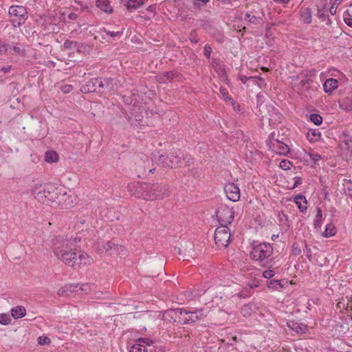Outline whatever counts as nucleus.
Listing matches in <instances>:
<instances>
[{"label": "nucleus", "instance_id": "obj_1", "mask_svg": "<svg viewBox=\"0 0 352 352\" xmlns=\"http://www.w3.org/2000/svg\"><path fill=\"white\" fill-rule=\"evenodd\" d=\"M77 238L56 236L52 239V248L55 256L67 265H74V253L76 250Z\"/></svg>", "mask_w": 352, "mask_h": 352}, {"label": "nucleus", "instance_id": "obj_2", "mask_svg": "<svg viewBox=\"0 0 352 352\" xmlns=\"http://www.w3.org/2000/svg\"><path fill=\"white\" fill-rule=\"evenodd\" d=\"M273 253V248L268 243H260L254 244L250 252V258L253 260L259 261L263 267L267 268H278L277 261L275 258H269Z\"/></svg>", "mask_w": 352, "mask_h": 352}, {"label": "nucleus", "instance_id": "obj_3", "mask_svg": "<svg viewBox=\"0 0 352 352\" xmlns=\"http://www.w3.org/2000/svg\"><path fill=\"white\" fill-rule=\"evenodd\" d=\"M193 158L188 154L176 155L173 153L169 156L160 155L158 157L157 164L164 167L176 168L190 165L192 163Z\"/></svg>", "mask_w": 352, "mask_h": 352}, {"label": "nucleus", "instance_id": "obj_4", "mask_svg": "<svg viewBox=\"0 0 352 352\" xmlns=\"http://www.w3.org/2000/svg\"><path fill=\"white\" fill-rule=\"evenodd\" d=\"M169 313L174 314L175 317L179 319V322L183 324L195 323L205 316L202 309L188 311L184 309L177 308L170 310Z\"/></svg>", "mask_w": 352, "mask_h": 352}, {"label": "nucleus", "instance_id": "obj_5", "mask_svg": "<svg viewBox=\"0 0 352 352\" xmlns=\"http://www.w3.org/2000/svg\"><path fill=\"white\" fill-rule=\"evenodd\" d=\"M169 194V187L163 183L148 184L145 195V199H163Z\"/></svg>", "mask_w": 352, "mask_h": 352}, {"label": "nucleus", "instance_id": "obj_6", "mask_svg": "<svg viewBox=\"0 0 352 352\" xmlns=\"http://www.w3.org/2000/svg\"><path fill=\"white\" fill-rule=\"evenodd\" d=\"M153 344V340L148 338H138L133 344H130L129 352H162L160 348Z\"/></svg>", "mask_w": 352, "mask_h": 352}, {"label": "nucleus", "instance_id": "obj_7", "mask_svg": "<svg viewBox=\"0 0 352 352\" xmlns=\"http://www.w3.org/2000/svg\"><path fill=\"white\" fill-rule=\"evenodd\" d=\"M96 249L100 254L111 255L115 253L124 255V248L122 245L116 244L113 241H98L96 244Z\"/></svg>", "mask_w": 352, "mask_h": 352}, {"label": "nucleus", "instance_id": "obj_8", "mask_svg": "<svg viewBox=\"0 0 352 352\" xmlns=\"http://www.w3.org/2000/svg\"><path fill=\"white\" fill-rule=\"evenodd\" d=\"M9 14L16 19H11V23L14 27H20L23 25L28 18L26 8L21 6H12L9 8Z\"/></svg>", "mask_w": 352, "mask_h": 352}, {"label": "nucleus", "instance_id": "obj_9", "mask_svg": "<svg viewBox=\"0 0 352 352\" xmlns=\"http://www.w3.org/2000/svg\"><path fill=\"white\" fill-rule=\"evenodd\" d=\"M230 229L227 226L218 227L214 235L216 245L219 248L228 247L230 241Z\"/></svg>", "mask_w": 352, "mask_h": 352}, {"label": "nucleus", "instance_id": "obj_10", "mask_svg": "<svg viewBox=\"0 0 352 352\" xmlns=\"http://www.w3.org/2000/svg\"><path fill=\"white\" fill-rule=\"evenodd\" d=\"M216 215L221 226H227L234 220V211L227 206H220L216 212Z\"/></svg>", "mask_w": 352, "mask_h": 352}, {"label": "nucleus", "instance_id": "obj_11", "mask_svg": "<svg viewBox=\"0 0 352 352\" xmlns=\"http://www.w3.org/2000/svg\"><path fill=\"white\" fill-rule=\"evenodd\" d=\"M51 186V184L45 185H36L31 190L32 194L34 196L38 201L41 203H47L48 201V197L50 192L48 189Z\"/></svg>", "mask_w": 352, "mask_h": 352}, {"label": "nucleus", "instance_id": "obj_12", "mask_svg": "<svg viewBox=\"0 0 352 352\" xmlns=\"http://www.w3.org/2000/svg\"><path fill=\"white\" fill-rule=\"evenodd\" d=\"M147 190V183H141L139 182H132L128 185V190L136 197H142L145 199V193Z\"/></svg>", "mask_w": 352, "mask_h": 352}, {"label": "nucleus", "instance_id": "obj_13", "mask_svg": "<svg viewBox=\"0 0 352 352\" xmlns=\"http://www.w3.org/2000/svg\"><path fill=\"white\" fill-rule=\"evenodd\" d=\"M224 191L227 197L232 201H237L240 199L239 188L234 183H228L224 187Z\"/></svg>", "mask_w": 352, "mask_h": 352}, {"label": "nucleus", "instance_id": "obj_14", "mask_svg": "<svg viewBox=\"0 0 352 352\" xmlns=\"http://www.w3.org/2000/svg\"><path fill=\"white\" fill-rule=\"evenodd\" d=\"M73 261H75L74 265H71L70 266L73 267H80L82 265H88L92 263V258L89 256V255L85 252H80L77 256L76 252H75L74 255L73 256Z\"/></svg>", "mask_w": 352, "mask_h": 352}, {"label": "nucleus", "instance_id": "obj_15", "mask_svg": "<svg viewBox=\"0 0 352 352\" xmlns=\"http://www.w3.org/2000/svg\"><path fill=\"white\" fill-rule=\"evenodd\" d=\"M268 144L274 152L279 155H285L290 151L289 146L286 144L277 140L274 142L270 140Z\"/></svg>", "mask_w": 352, "mask_h": 352}, {"label": "nucleus", "instance_id": "obj_16", "mask_svg": "<svg viewBox=\"0 0 352 352\" xmlns=\"http://www.w3.org/2000/svg\"><path fill=\"white\" fill-rule=\"evenodd\" d=\"M101 91H102V89L98 87V78L91 79L80 87V91L85 94L90 92H101Z\"/></svg>", "mask_w": 352, "mask_h": 352}, {"label": "nucleus", "instance_id": "obj_17", "mask_svg": "<svg viewBox=\"0 0 352 352\" xmlns=\"http://www.w3.org/2000/svg\"><path fill=\"white\" fill-rule=\"evenodd\" d=\"M58 205L63 208H69L72 206L74 201L73 198L63 189L62 192L58 196L57 202Z\"/></svg>", "mask_w": 352, "mask_h": 352}, {"label": "nucleus", "instance_id": "obj_18", "mask_svg": "<svg viewBox=\"0 0 352 352\" xmlns=\"http://www.w3.org/2000/svg\"><path fill=\"white\" fill-rule=\"evenodd\" d=\"M287 327L293 331L299 334H304L308 331V327L303 323L298 322L294 320H289L287 322Z\"/></svg>", "mask_w": 352, "mask_h": 352}, {"label": "nucleus", "instance_id": "obj_19", "mask_svg": "<svg viewBox=\"0 0 352 352\" xmlns=\"http://www.w3.org/2000/svg\"><path fill=\"white\" fill-rule=\"evenodd\" d=\"M73 294H78V285H67L58 291V295L60 296H69Z\"/></svg>", "mask_w": 352, "mask_h": 352}, {"label": "nucleus", "instance_id": "obj_20", "mask_svg": "<svg viewBox=\"0 0 352 352\" xmlns=\"http://www.w3.org/2000/svg\"><path fill=\"white\" fill-rule=\"evenodd\" d=\"M113 81L111 78H98V87L102 89L100 93L111 91L113 89Z\"/></svg>", "mask_w": 352, "mask_h": 352}, {"label": "nucleus", "instance_id": "obj_21", "mask_svg": "<svg viewBox=\"0 0 352 352\" xmlns=\"http://www.w3.org/2000/svg\"><path fill=\"white\" fill-rule=\"evenodd\" d=\"M50 195L48 197V201L57 202L58 198L60 192L63 191V188L60 187H56L53 184H51L48 189Z\"/></svg>", "mask_w": 352, "mask_h": 352}, {"label": "nucleus", "instance_id": "obj_22", "mask_svg": "<svg viewBox=\"0 0 352 352\" xmlns=\"http://www.w3.org/2000/svg\"><path fill=\"white\" fill-rule=\"evenodd\" d=\"M96 7L105 13L111 14L113 12V8L110 6L109 0H97Z\"/></svg>", "mask_w": 352, "mask_h": 352}, {"label": "nucleus", "instance_id": "obj_23", "mask_svg": "<svg viewBox=\"0 0 352 352\" xmlns=\"http://www.w3.org/2000/svg\"><path fill=\"white\" fill-rule=\"evenodd\" d=\"M338 82L336 79L329 78L325 80L323 88L326 93H331L333 90L338 87Z\"/></svg>", "mask_w": 352, "mask_h": 352}, {"label": "nucleus", "instance_id": "obj_24", "mask_svg": "<svg viewBox=\"0 0 352 352\" xmlns=\"http://www.w3.org/2000/svg\"><path fill=\"white\" fill-rule=\"evenodd\" d=\"M11 315L14 319H19L24 317L26 314V310L23 306H16L13 307L11 311Z\"/></svg>", "mask_w": 352, "mask_h": 352}, {"label": "nucleus", "instance_id": "obj_25", "mask_svg": "<svg viewBox=\"0 0 352 352\" xmlns=\"http://www.w3.org/2000/svg\"><path fill=\"white\" fill-rule=\"evenodd\" d=\"M64 47L66 50H76L78 52L80 51V48L82 47V45L78 43L76 41L66 40L63 44Z\"/></svg>", "mask_w": 352, "mask_h": 352}, {"label": "nucleus", "instance_id": "obj_26", "mask_svg": "<svg viewBox=\"0 0 352 352\" xmlns=\"http://www.w3.org/2000/svg\"><path fill=\"white\" fill-rule=\"evenodd\" d=\"M300 16L302 20L305 23H310L311 22V11L309 8L302 9L300 10Z\"/></svg>", "mask_w": 352, "mask_h": 352}, {"label": "nucleus", "instance_id": "obj_27", "mask_svg": "<svg viewBox=\"0 0 352 352\" xmlns=\"http://www.w3.org/2000/svg\"><path fill=\"white\" fill-rule=\"evenodd\" d=\"M144 3V0H129L126 3V8L129 10H136Z\"/></svg>", "mask_w": 352, "mask_h": 352}, {"label": "nucleus", "instance_id": "obj_28", "mask_svg": "<svg viewBox=\"0 0 352 352\" xmlns=\"http://www.w3.org/2000/svg\"><path fill=\"white\" fill-rule=\"evenodd\" d=\"M309 141L314 142L320 139V133L318 130H311L307 134Z\"/></svg>", "mask_w": 352, "mask_h": 352}, {"label": "nucleus", "instance_id": "obj_29", "mask_svg": "<svg viewBox=\"0 0 352 352\" xmlns=\"http://www.w3.org/2000/svg\"><path fill=\"white\" fill-rule=\"evenodd\" d=\"M58 160V156L55 151H48L45 153V160L47 162H56Z\"/></svg>", "mask_w": 352, "mask_h": 352}, {"label": "nucleus", "instance_id": "obj_30", "mask_svg": "<svg viewBox=\"0 0 352 352\" xmlns=\"http://www.w3.org/2000/svg\"><path fill=\"white\" fill-rule=\"evenodd\" d=\"M322 213L320 208H317V214L316 215L314 226L315 228H320L322 226Z\"/></svg>", "mask_w": 352, "mask_h": 352}, {"label": "nucleus", "instance_id": "obj_31", "mask_svg": "<svg viewBox=\"0 0 352 352\" xmlns=\"http://www.w3.org/2000/svg\"><path fill=\"white\" fill-rule=\"evenodd\" d=\"M302 248H303V246L302 245V241L300 243L294 242L292 245V255L296 256L301 255Z\"/></svg>", "mask_w": 352, "mask_h": 352}, {"label": "nucleus", "instance_id": "obj_32", "mask_svg": "<svg viewBox=\"0 0 352 352\" xmlns=\"http://www.w3.org/2000/svg\"><path fill=\"white\" fill-rule=\"evenodd\" d=\"M336 234L335 226L332 223H329L326 226L325 230L322 233L324 237L332 236Z\"/></svg>", "mask_w": 352, "mask_h": 352}, {"label": "nucleus", "instance_id": "obj_33", "mask_svg": "<svg viewBox=\"0 0 352 352\" xmlns=\"http://www.w3.org/2000/svg\"><path fill=\"white\" fill-rule=\"evenodd\" d=\"M244 20L254 25H257L260 23L259 18L255 16L254 15H252L248 12L245 14Z\"/></svg>", "mask_w": 352, "mask_h": 352}, {"label": "nucleus", "instance_id": "obj_34", "mask_svg": "<svg viewBox=\"0 0 352 352\" xmlns=\"http://www.w3.org/2000/svg\"><path fill=\"white\" fill-rule=\"evenodd\" d=\"M310 120L316 125L319 126L322 122V118L319 114L313 113L310 115Z\"/></svg>", "mask_w": 352, "mask_h": 352}, {"label": "nucleus", "instance_id": "obj_35", "mask_svg": "<svg viewBox=\"0 0 352 352\" xmlns=\"http://www.w3.org/2000/svg\"><path fill=\"white\" fill-rule=\"evenodd\" d=\"M11 322V318L9 314H0V323L3 325L9 324Z\"/></svg>", "mask_w": 352, "mask_h": 352}, {"label": "nucleus", "instance_id": "obj_36", "mask_svg": "<svg viewBox=\"0 0 352 352\" xmlns=\"http://www.w3.org/2000/svg\"><path fill=\"white\" fill-rule=\"evenodd\" d=\"M241 312L243 316L247 317V316H250L252 314L253 310H252L251 306H250L248 305H245L241 308Z\"/></svg>", "mask_w": 352, "mask_h": 352}, {"label": "nucleus", "instance_id": "obj_37", "mask_svg": "<svg viewBox=\"0 0 352 352\" xmlns=\"http://www.w3.org/2000/svg\"><path fill=\"white\" fill-rule=\"evenodd\" d=\"M292 164L290 161L287 160H283L280 161L279 164V167L283 170H289Z\"/></svg>", "mask_w": 352, "mask_h": 352}, {"label": "nucleus", "instance_id": "obj_38", "mask_svg": "<svg viewBox=\"0 0 352 352\" xmlns=\"http://www.w3.org/2000/svg\"><path fill=\"white\" fill-rule=\"evenodd\" d=\"M309 158L315 165L318 164V162L322 159L321 155L317 153H310Z\"/></svg>", "mask_w": 352, "mask_h": 352}, {"label": "nucleus", "instance_id": "obj_39", "mask_svg": "<svg viewBox=\"0 0 352 352\" xmlns=\"http://www.w3.org/2000/svg\"><path fill=\"white\" fill-rule=\"evenodd\" d=\"M209 1V0H194L193 1V7L194 8H200L202 6L206 5V3Z\"/></svg>", "mask_w": 352, "mask_h": 352}, {"label": "nucleus", "instance_id": "obj_40", "mask_svg": "<svg viewBox=\"0 0 352 352\" xmlns=\"http://www.w3.org/2000/svg\"><path fill=\"white\" fill-rule=\"evenodd\" d=\"M302 245L303 246V252L304 253H306L307 256L309 259H311V248L307 245L305 241H302Z\"/></svg>", "mask_w": 352, "mask_h": 352}, {"label": "nucleus", "instance_id": "obj_41", "mask_svg": "<svg viewBox=\"0 0 352 352\" xmlns=\"http://www.w3.org/2000/svg\"><path fill=\"white\" fill-rule=\"evenodd\" d=\"M267 287L269 288H272V289H278V287H281V285H280V283H279L278 280H270L267 283Z\"/></svg>", "mask_w": 352, "mask_h": 352}, {"label": "nucleus", "instance_id": "obj_42", "mask_svg": "<svg viewBox=\"0 0 352 352\" xmlns=\"http://www.w3.org/2000/svg\"><path fill=\"white\" fill-rule=\"evenodd\" d=\"M8 49L11 50L10 45L0 42V56L6 54Z\"/></svg>", "mask_w": 352, "mask_h": 352}, {"label": "nucleus", "instance_id": "obj_43", "mask_svg": "<svg viewBox=\"0 0 352 352\" xmlns=\"http://www.w3.org/2000/svg\"><path fill=\"white\" fill-rule=\"evenodd\" d=\"M12 54L24 55L25 54V50L23 47H21L19 46H14L12 48Z\"/></svg>", "mask_w": 352, "mask_h": 352}, {"label": "nucleus", "instance_id": "obj_44", "mask_svg": "<svg viewBox=\"0 0 352 352\" xmlns=\"http://www.w3.org/2000/svg\"><path fill=\"white\" fill-rule=\"evenodd\" d=\"M51 342L50 338L47 336H40L38 338V342L41 345L48 344Z\"/></svg>", "mask_w": 352, "mask_h": 352}, {"label": "nucleus", "instance_id": "obj_45", "mask_svg": "<svg viewBox=\"0 0 352 352\" xmlns=\"http://www.w3.org/2000/svg\"><path fill=\"white\" fill-rule=\"evenodd\" d=\"M174 76L175 74L173 72H166L163 76L162 80L166 82V81L172 80L174 78Z\"/></svg>", "mask_w": 352, "mask_h": 352}, {"label": "nucleus", "instance_id": "obj_46", "mask_svg": "<svg viewBox=\"0 0 352 352\" xmlns=\"http://www.w3.org/2000/svg\"><path fill=\"white\" fill-rule=\"evenodd\" d=\"M274 271L273 270H271V268H269V270H265L263 272V276L265 278H271L274 276Z\"/></svg>", "mask_w": 352, "mask_h": 352}, {"label": "nucleus", "instance_id": "obj_47", "mask_svg": "<svg viewBox=\"0 0 352 352\" xmlns=\"http://www.w3.org/2000/svg\"><path fill=\"white\" fill-rule=\"evenodd\" d=\"M106 34L111 37L121 36L123 34V30L122 31H105Z\"/></svg>", "mask_w": 352, "mask_h": 352}, {"label": "nucleus", "instance_id": "obj_48", "mask_svg": "<svg viewBox=\"0 0 352 352\" xmlns=\"http://www.w3.org/2000/svg\"><path fill=\"white\" fill-rule=\"evenodd\" d=\"M73 89V87L70 85H65L61 87V90L65 94L69 93Z\"/></svg>", "mask_w": 352, "mask_h": 352}, {"label": "nucleus", "instance_id": "obj_49", "mask_svg": "<svg viewBox=\"0 0 352 352\" xmlns=\"http://www.w3.org/2000/svg\"><path fill=\"white\" fill-rule=\"evenodd\" d=\"M211 53H212V47L210 45H206L204 47V52L205 56H206L207 58H209Z\"/></svg>", "mask_w": 352, "mask_h": 352}, {"label": "nucleus", "instance_id": "obj_50", "mask_svg": "<svg viewBox=\"0 0 352 352\" xmlns=\"http://www.w3.org/2000/svg\"><path fill=\"white\" fill-rule=\"evenodd\" d=\"M78 294H80L81 292H85L86 293L89 289V287L87 284L82 285L79 286L78 285Z\"/></svg>", "mask_w": 352, "mask_h": 352}, {"label": "nucleus", "instance_id": "obj_51", "mask_svg": "<svg viewBox=\"0 0 352 352\" xmlns=\"http://www.w3.org/2000/svg\"><path fill=\"white\" fill-rule=\"evenodd\" d=\"M295 202L298 205V207L301 212H305L307 210V207L306 205H302L299 201H295Z\"/></svg>", "mask_w": 352, "mask_h": 352}, {"label": "nucleus", "instance_id": "obj_52", "mask_svg": "<svg viewBox=\"0 0 352 352\" xmlns=\"http://www.w3.org/2000/svg\"><path fill=\"white\" fill-rule=\"evenodd\" d=\"M317 16L319 19H320L323 21L326 18L327 14H326L325 12L318 10Z\"/></svg>", "mask_w": 352, "mask_h": 352}, {"label": "nucleus", "instance_id": "obj_53", "mask_svg": "<svg viewBox=\"0 0 352 352\" xmlns=\"http://www.w3.org/2000/svg\"><path fill=\"white\" fill-rule=\"evenodd\" d=\"M295 179H296V182H295V184H294L292 188L297 187L298 185L301 184L302 182V179L300 177H296Z\"/></svg>", "mask_w": 352, "mask_h": 352}, {"label": "nucleus", "instance_id": "obj_54", "mask_svg": "<svg viewBox=\"0 0 352 352\" xmlns=\"http://www.w3.org/2000/svg\"><path fill=\"white\" fill-rule=\"evenodd\" d=\"M220 91H221V93L222 94V95H223V96H225V98H226V99H227V98H229V100H231V99H232L231 98H230V97L228 96V94L227 91H226V89H224V88H223V89L221 88V89H220Z\"/></svg>", "mask_w": 352, "mask_h": 352}, {"label": "nucleus", "instance_id": "obj_55", "mask_svg": "<svg viewBox=\"0 0 352 352\" xmlns=\"http://www.w3.org/2000/svg\"><path fill=\"white\" fill-rule=\"evenodd\" d=\"M344 22L349 26L352 27V18L350 16L349 17H344Z\"/></svg>", "mask_w": 352, "mask_h": 352}, {"label": "nucleus", "instance_id": "obj_56", "mask_svg": "<svg viewBox=\"0 0 352 352\" xmlns=\"http://www.w3.org/2000/svg\"><path fill=\"white\" fill-rule=\"evenodd\" d=\"M299 200H303L304 203L306 204H307V201H306V199L304 196L302 195H298L297 196H296L295 197V201H299Z\"/></svg>", "mask_w": 352, "mask_h": 352}, {"label": "nucleus", "instance_id": "obj_57", "mask_svg": "<svg viewBox=\"0 0 352 352\" xmlns=\"http://www.w3.org/2000/svg\"><path fill=\"white\" fill-rule=\"evenodd\" d=\"M239 79L240 81H241L243 84H245L248 79H250L249 78H247L244 75H239Z\"/></svg>", "mask_w": 352, "mask_h": 352}, {"label": "nucleus", "instance_id": "obj_58", "mask_svg": "<svg viewBox=\"0 0 352 352\" xmlns=\"http://www.w3.org/2000/svg\"><path fill=\"white\" fill-rule=\"evenodd\" d=\"M68 18L70 19V20H76L77 18H78V15L74 13V12H71L69 15H68Z\"/></svg>", "mask_w": 352, "mask_h": 352}, {"label": "nucleus", "instance_id": "obj_59", "mask_svg": "<svg viewBox=\"0 0 352 352\" xmlns=\"http://www.w3.org/2000/svg\"><path fill=\"white\" fill-rule=\"evenodd\" d=\"M10 69H11V66L3 67L1 69V71L3 72V73H8L10 71Z\"/></svg>", "mask_w": 352, "mask_h": 352}, {"label": "nucleus", "instance_id": "obj_60", "mask_svg": "<svg viewBox=\"0 0 352 352\" xmlns=\"http://www.w3.org/2000/svg\"><path fill=\"white\" fill-rule=\"evenodd\" d=\"M300 84L301 85L302 87L308 88V87H307V85L308 84V80H301Z\"/></svg>", "mask_w": 352, "mask_h": 352}, {"label": "nucleus", "instance_id": "obj_61", "mask_svg": "<svg viewBox=\"0 0 352 352\" xmlns=\"http://www.w3.org/2000/svg\"><path fill=\"white\" fill-rule=\"evenodd\" d=\"M347 191H348V195L351 197H352V188L351 187H349L347 188Z\"/></svg>", "mask_w": 352, "mask_h": 352}, {"label": "nucleus", "instance_id": "obj_62", "mask_svg": "<svg viewBox=\"0 0 352 352\" xmlns=\"http://www.w3.org/2000/svg\"><path fill=\"white\" fill-rule=\"evenodd\" d=\"M274 1L278 2V3H286L289 1V0H274Z\"/></svg>", "mask_w": 352, "mask_h": 352}, {"label": "nucleus", "instance_id": "obj_63", "mask_svg": "<svg viewBox=\"0 0 352 352\" xmlns=\"http://www.w3.org/2000/svg\"><path fill=\"white\" fill-rule=\"evenodd\" d=\"M249 78H252H252H257V79H258V80H261V81L263 80V78H261V76H251V77H250Z\"/></svg>", "mask_w": 352, "mask_h": 352}, {"label": "nucleus", "instance_id": "obj_64", "mask_svg": "<svg viewBox=\"0 0 352 352\" xmlns=\"http://www.w3.org/2000/svg\"><path fill=\"white\" fill-rule=\"evenodd\" d=\"M175 252L179 254H181V250L179 248H175Z\"/></svg>", "mask_w": 352, "mask_h": 352}]
</instances>
